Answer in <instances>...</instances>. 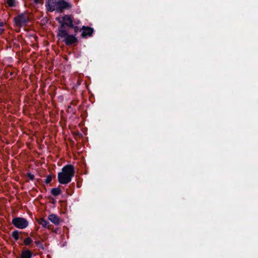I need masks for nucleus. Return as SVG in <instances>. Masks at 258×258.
I'll use <instances>...</instances> for the list:
<instances>
[{
  "instance_id": "nucleus-1",
  "label": "nucleus",
  "mask_w": 258,
  "mask_h": 258,
  "mask_svg": "<svg viewBox=\"0 0 258 258\" xmlns=\"http://www.w3.org/2000/svg\"><path fill=\"white\" fill-rule=\"evenodd\" d=\"M75 173V167L73 165L68 164L63 166L61 172L57 175L58 181L61 184H67L71 182Z\"/></svg>"
},
{
  "instance_id": "nucleus-2",
  "label": "nucleus",
  "mask_w": 258,
  "mask_h": 258,
  "mask_svg": "<svg viewBox=\"0 0 258 258\" xmlns=\"http://www.w3.org/2000/svg\"><path fill=\"white\" fill-rule=\"evenodd\" d=\"M57 37L59 39H62V41L67 46H76L78 42V38L74 34H70L67 29L61 30L60 33H57Z\"/></svg>"
},
{
  "instance_id": "nucleus-3",
  "label": "nucleus",
  "mask_w": 258,
  "mask_h": 258,
  "mask_svg": "<svg viewBox=\"0 0 258 258\" xmlns=\"http://www.w3.org/2000/svg\"><path fill=\"white\" fill-rule=\"evenodd\" d=\"M29 21V18L27 15L26 11L18 14L17 16L15 17L13 19L14 26L18 27L19 29L22 27L27 25ZM19 31L20 30L17 32Z\"/></svg>"
},
{
  "instance_id": "nucleus-4",
  "label": "nucleus",
  "mask_w": 258,
  "mask_h": 258,
  "mask_svg": "<svg viewBox=\"0 0 258 258\" xmlns=\"http://www.w3.org/2000/svg\"><path fill=\"white\" fill-rule=\"evenodd\" d=\"M72 16L71 15H63L61 18L58 17L55 18V20L60 24L58 27L57 33L67 29L69 22L68 20L71 19Z\"/></svg>"
},
{
  "instance_id": "nucleus-5",
  "label": "nucleus",
  "mask_w": 258,
  "mask_h": 258,
  "mask_svg": "<svg viewBox=\"0 0 258 258\" xmlns=\"http://www.w3.org/2000/svg\"><path fill=\"white\" fill-rule=\"evenodd\" d=\"M12 223L17 228L23 229L28 226V221L22 217H15L12 219Z\"/></svg>"
},
{
  "instance_id": "nucleus-6",
  "label": "nucleus",
  "mask_w": 258,
  "mask_h": 258,
  "mask_svg": "<svg viewBox=\"0 0 258 258\" xmlns=\"http://www.w3.org/2000/svg\"><path fill=\"white\" fill-rule=\"evenodd\" d=\"M72 8V5L64 0H58L55 6V10L57 12L62 13L65 10H69Z\"/></svg>"
},
{
  "instance_id": "nucleus-7",
  "label": "nucleus",
  "mask_w": 258,
  "mask_h": 258,
  "mask_svg": "<svg viewBox=\"0 0 258 258\" xmlns=\"http://www.w3.org/2000/svg\"><path fill=\"white\" fill-rule=\"evenodd\" d=\"M80 30H82L81 36L83 38L91 37L94 33V29L89 26H83Z\"/></svg>"
},
{
  "instance_id": "nucleus-8",
  "label": "nucleus",
  "mask_w": 258,
  "mask_h": 258,
  "mask_svg": "<svg viewBox=\"0 0 258 258\" xmlns=\"http://www.w3.org/2000/svg\"><path fill=\"white\" fill-rule=\"evenodd\" d=\"M68 20V21L69 22L67 26V29L69 31L70 29H73L74 30V33L73 34L76 36L78 32H80L82 31L80 30L81 28H80L78 26L75 25L74 24V19L73 16H72L71 19H69Z\"/></svg>"
},
{
  "instance_id": "nucleus-9",
  "label": "nucleus",
  "mask_w": 258,
  "mask_h": 258,
  "mask_svg": "<svg viewBox=\"0 0 258 258\" xmlns=\"http://www.w3.org/2000/svg\"><path fill=\"white\" fill-rule=\"evenodd\" d=\"M23 235H24L25 236H28V233L27 232H24L19 231L17 230H15L13 231L12 233V236L13 237V238L16 240L17 241L19 239L20 240H24V237Z\"/></svg>"
},
{
  "instance_id": "nucleus-10",
  "label": "nucleus",
  "mask_w": 258,
  "mask_h": 258,
  "mask_svg": "<svg viewBox=\"0 0 258 258\" xmlns=\"http://www.w3.org/2000/svg\"><path fill=\"white\" fill-rule=\"evenodd\" d=\"M57 2V0H46L45 7L47 10L50 12L54 11Z\"/></svg>"
},
{
  "instance_id": "nucleus-11",
  "label": "nucleus",
  "mask_w": 258,
  "mask_h": 258,
  "mask_svg": "<svg viewBox=\"0 0 258 258\" xmlns=\"http://www.w3.org/2000/svg\"><path fill=\"white\" fill-rule=\"evenodd\" d=\"M33 255V252L29 249L24 248L22 251L21 258H31Z\"/></svg>"
},
{
  "instance_id": "nucleus-12",
  "label": "nucleus",
  "mask_w": 258,
  "mask_h": 258,
  "mask_svg": "<svg viewBox=\"0 0 258 258\" xmlns=\"http://www.w3.org/2000/svg\"><path fill=\"white\" fill-rule=\"evenodd\" d=\"M48 219L49 221H50L52 223L56 225H57L59 224L60 219L59 217L55 214H52L49 215L48 217Z\"/></svg>"
},
{
  "instance_id": "nucleus-13",
  "label": "nucleus",
  "mask_w": 258,
  "mask_h": 258,
  "mask_svg": "<svg viewBox=\"0 0 258 258\" xmlns=\"http://www.w3.org/2000/svg\"><path fill=\"white\" fill-rule=\"evenodd\" d=\"M38 222L39 224L41 225L43 227L47 228L48 229H51V226H52L50 224V223L45 220L44 218H40L38 220Z\"/></svg>"
},
{
  "instance_id": "nucleus-14",
  "label": "nucleus",
  "mask_w": 258,
  "mask_h": 258,
  "mask_svg": "<svg viewBox=\"0 0 258 258\" xmlns=\"http://www.w3.org/2000/svg\"><path fill=\"white\" fill-rule=\"evenodd\" d=\"M33 242L32 239L29 236H27L25 239L23 240V243H20V245H25L26 246H29L30 247L32 246V243Z\"/></svg>"
},
{
  "instance_id": "nucleus-15",
  "label": "nucleus",
  "mask_w": 258,
  "mask_h": 258,
  "mask_svg": "<svg viewBox=\"0 0 258 258\" xmlns=\"http://www.w3.org/2000/svg\"><path fill=\"white\" fill-rule=\"evenodd\" d=\"M6 4L8 7L15 8L17 6L18 2L17 0H7Z\"/></svg>"
},
{
  "instance_id": "nucleus-16",
  "label": "nucleus",
  "mask_w": 258,
  "mask_h": 258,
  "mask_svg": "<svg viewBox=\"0 0 258 258\" xmlns=\"http://www.w3.org/2000/svg\"><path fill=\"white\" fill-rule=\"evenodd\" d=\"M61 190L59 187L52 188L51 189V194L55 196H58L61 194Z\"/></svg>"
},
{
  "instance_id": "nucleus-17",
  "label": "nucleus",
  "mask_w": 258,
  "mask_h": 258,
  "mask_svg": "<svg viewBox=\"0 0 258 258\" xmlns=\"http://www.w3.org/2000/svg\"><path fill=\"white\" fill-rule=\"evenodd\" d=\"M35 243L38 247L40 248L42 250L44 249V246L42 242H41L40 241H35Z\"/></svg>"
},
{
  "instance_id": "nucleus-18",
  "label": "nucleus",
  "mask_w": 258,
  "mask_h": 258,
  "mask_svg": "<svg viewBox=\"0 0 258 258\" xmlns=\"http://www.w3.org/2000/svg\"><path fill=\"white\" fill-rule=\"evenodd\" d=\"M52 178V176L50 174H49L47 176V177L45 180V183L46 184L49 183L51 181Z\"/></svg>"
},
{
  "instance_id": "nucleus-19",
  "label": "nucleus",
  "mask_w": 258,
  "mask_h": 258,
  "mask_svg": "<svg viewBox=\"0 0 258 258\" xmlns=\"http://www.w3.org/2000/svg\"><path fill=\"white\" fill-rule=\"evenodd\" d=\"M27 176L29 178L30 180H33L34 179V175L31 174L30 172L27 173Z\"/></svg>"
},
{
  "instance_id": "nucleus-20",
  "label": "nucleus",
  "mask_w": 258,
  "mask_h": 258,
  "mask_svg": "<svg viewBox=\"0 0 258 258\" xmlns=\"http://www.w3.org/2000/svg\"><path fill=\"white\" fill-rule=\"evenodd\" d=\"M33 1H34V2L36 4H43V0H33Z\"/></svg>"
},
{
  "instance_id": "nucleus-21",
  "label": "nucleus",
  "mask_w": 258,
  "mask_h": 258,
  "mask_svg": "<svg viewBox=\"0 0 258 258\" xmlns=\"http://www.w3.org/2000/svg\"><path fill=\"white\" fill-rule=\"evenodd\" d=\"M80 23H81L80 20H78L76 21V20H74V24L75 25L78 26V25H79V24H80Z\"/></svg>"
},
{
  "instance_id": "nucleus-22",
  "label": "nucleus",
  "mask_w": 258,
  "mask_h": 258,
  "mask_svg": "<svg viewBox=\"0 0 258 258\" xmlns=\"http://www.w3.org/2000/svg\"><path fill=\"white\" fill-rule=\"evenodd\" d=\"M5 71L7 73H9V75L10 76H13V74H14V73L13 72H10L9 70H5Z\"/></svg>"
},
{
  "instance_id": "nucleus-23",
  "label": "nucleus",
  "mask_w": 258,
  "mask_h": 258,
  "mask_svg": "<svg viewBox=\"0 0 258 258\" xmlns=\"http://www.w3.org/2000/svg\"><path fill=\"white\" fill-rule=\"evenodd\" d=\"M4 31V29H1L0 28V33H2Z\"/></svg>"
},
{
  "instance_id": "nucleus-24",
  "label": "nucleus",
  "mask_w": 258,
  "mask_h": 258,
  "mask_svg": "<svg viewBox=\"0 0 258 258\" xmlns=\"http://www.w3.org/2000/svg\"><path fill=\"white\" fill-rule=\"evenodd\" d=\"M0 26L1 27H3L4 26L3 22H2L0 23Z\"/></svg>"
}]
</instances>
